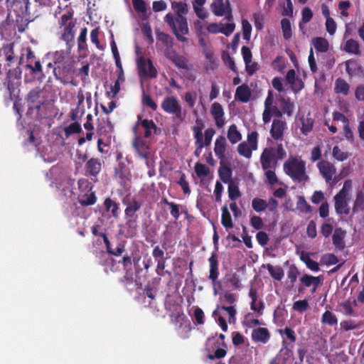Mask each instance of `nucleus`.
<instances>
[{"label":"nucleus","instance_id":"nucleus-1","mask_svg":"<svg viewBox=\"0 0 364 364\" xmlns=\"http://www.w3.org/2000/svg\"><path fill=\"white\" fill-rule=\"evenodd\" d=\"M171 8L175 11L176 16L168 13L165 16L164 21L171 28L178 41L187 42L188 39L185 35L188 33V26L187 18L183 15L188 12V5L183 1H173Z\"/></svg>","mask_w":364,"mask_h":364},{"label":"nucleus","instance_id":"nucleus-2","mask_svg":"<svg viewBox=\"0 0 364 364\" xmlns=\"http://www.w3.org/2000/svg\"><path fill=\"white\" fill-rule=\"evenodd\" d=\"M286 156V151L282 144H277V147L270 146L265 148L262 152L259 158L262 170L264 171L266 183L274 186L279 182L275 170L278 161Z\"/></svg>","mask_w":364,"mask_h":364},{"label":"nucleus","instance_id":"nucleus-3","mask_svg":"<svg viewBox=\"0 0 364 364\" xmlns=\"http://www.w3.org/2000/svg\"><path fill=\"white\" fill-rule=\"evenodd\" d=\"M284 171L293 181L305 183L309 177L306 173V162L301 156H290L283 165Z\"/></svg>","mask_w":364,"mask_h":364},{"label":"nucleus","instance_id":"nucleus-4","mask_svg":"<svg viewBox=\"0 0 364 364\" xmlns=\"http://www.w3.org/2000/svg\"><path fill=\"white\" fill-rule=\"evenodd\" d=\"M74 11L70 9L60 16L58 24L63 28L61 39L65 42L68 49H70L74 44L76 20L73 18Z\"/></svg>","mask_w":364,"mask_h":364},{"label":"nucleus","instance_id":"nucleus-5","mask_svg":"<svg viewBox=\"0 0 364 364\" xmlns=\"http://www.w3.org/2000/svg\"><path fill=\"white\" fill-rule=\"evenodd\" d=\"M28 106L27 114L36 117L40 116L41 107L46 104L47 99L43 89L38 86L31 89L25 97Z\"/></svg>","mask_w":364,"mask_h":364},{"label":"nucleus","instance_id":"nucleus-6","mask_svg":"<svg viewBox=\"0 0 364 364\" xmlns=\"http://www.w3.org/2000/svg\"><path fill=\"white\" fill-rule=\"evenodd\" d=\"M161 107L165 113L173 115L174 119L179 121L183 120L182 106L176 97L166 96L161 102Z\"/></svg>","mask_w":364,"mask_h":364},{"label":"nucleus","instance_id":"nucleus-7","mask_svg":"<svg viewBox=\"0 0 364 364\" xmlns=\"http://www.w3.org/2000/svg\"><path fill=\"white\" fill-rule=\"evenodd\" d=\"M196 125L192 127L193 136L196 141L197 137L200 139V142L203 144V146H209L211 144L213 136H214L215 131L213 128H208L205 130L204 134H203V129L205 127L204 122L201 119L197 118L196 120Z\"/></svg>","mask_w":364,"mask_h":364},{"label":"nucleus","instance_id":"nucleus-8","mask_svg":"<svg viewBox=\"0 0 364 364\" xmlns=\"http://www.w3.org/2000/svg\"><path fill=\"white\" fill-rule=\"evenodd\" d=\"M217 335L208 338L205 342V350L208 353L207 358L209 360L220 359L227 355V350L221 347L219 339L216 338Z\"/></svg>","mask_w":364,"mask_h":364},{"label":"nucleus","instance_id":"nucleus-9","mask_svg":"<svg viewBox=\"0 0 364 364\" xmlns=\"http://www.w3.org/2000/svg\"><path fill=\"white\" fill-rule=\"evenodd\" d=\"M132 132L134 134V137L132 140V145L139 156L145 159L146 161V165L149 166L148 159L150 156L149 146L147 144L146 141L143 139L141 133L136 131V128H133Z\"/></svg>","mask_w":364,"mask_h":364},{"label":"nucleus","instance_id":"nucleus-10","mask_svg":"<svg viewBox=\"0 0 364 364\" xmlns=\"http://www.w3.org/2000/svg\"><path fill=\"white\" fill-rule=\"evenodd\" d=\"M323 277H314L308 274H304L299 279V285L298 287L299 294H303L306 288L311 287V293L314 294L318 287L322 284Z\"/></svg>","mask_w":364,"mask_h":364},{"label":"nucleus","instance_id":"nucleus-11","mask_svg":"<svg viewBox=\"0 0 364 364\" xmlns=\"http://www.w3.org/2000/svg\"><path fill=\"white\" fill-rule=\"evenodd\" d=\"M136 67L140 77L149 78L157 77V70L150 59H146L144 57L140 56L136 60Z\"/></svg>","mask_w":364,"mask_h":364},{"label":"nucleus","instance_id":"nucleus-12","mask_svg":"<svg viewBox=\"0 0 364 364\" xmlns=\"http://www.w3.org/2000/svg\"><path fill=\"white\" fill-rule=\"evenodd\" d=\"M21 71L19 68L10 69L4 80V84L11 95L21 85Z\"/></svg>","mask_w":364,"mask_h":364},{"label":"nucleus","instance_id":"nucleus-13","mask_svg":"<svg viewBox=\"0 0 364 364\" xmlns=\"http://www.w3.org/2000/svg\"><path fill=\"white\" fill-rule=\"evenodd\" d=\"M122 203L126 205L124 218H139L136 212L141 208L142 203L141 201L137 200L135 197L131 198L129 196H127L122 199Z\"/></svg>","mask_w":364,"mask_h":364},{"label":"nucleus","instance_id":"nucleus-14","mask_svg":"<svg viewBox=\"0 0 364 364\" xmlns=\"http://www.w3.org/2000/svg\"><path fill=\"white\" fill-rule=\"evenodd\" d=\"M316 166L326 183L331 184L336 173V168L334 164L328 161L321 160L317 163Z\"/></svg>","mask_w":364,"mask_h":364},{"label":"nucleus","instance_id":"nucleus-15","mask_svg":"<svg viewBox=\"0 0 364 364\" xmlns=\"http://www.w3.org/2000/svg\"><path fill=\"white\" fill-rule=\"evenodd\" d=\"M343 192L338 193L334 196V207L338 215H347L350 213V208L347 202V196H343Z\"/></svg>","mask_w":364,"mask_h":364},{"label":"nucleus","instance_id":"nucleus-16","mask_svg":"<svg viewBox=\"0 0 364 364\" xmlns=\"http://www.w3.org/2000/svg\"><path fill=\"white\" fill-rule=\"evenodd\" d=\"M141 127L144 129V136L149 138L152 134L154 130L156 132L157 127L156 124L151 119H142L141 115L137 116V121L133 128H136V131L139 132V127Z\"/></svg>","mask_w":364,"mask_h":364},{"label":"nucleus","instance_id":"nucleus-17","mask_svg":"<svg viewBox=\"0 0 364 364\" xmlns=\"http://www.w3.org/2000/svg\"><path fill=\"white\" fill-rule=\"evenodd\" d=\"M286 129L287 122L284 120L274 119L270 129L271 136L275 140H282Z\"/></svg>","mask_w":364,"mask_h":364},{"label":"nucleus","instance_id":"nucleus-18","mask_svg":"<svg viewBox=\"0 0 364 364\" xmlns=\"http://www.w3.org/2000/svg\"><path fill=\"white\" fill-rule=\"evenodd\" d=\"M210 114L215 120V126L218 128H222L225 124L224 119L225 112L219 102H215L212 104Z\"/></svg>","mask_w":364,"mask_h":364},{"label":"nucleus","instance_id":"nucleus-19","mask_svg":"<svg viewBox=\"0 0 364 364\" xmlns=\"http://www.w3.org/2000/svg\"><path fill=\"white\" fill-rule=\"evenodd\" d=\"M85 175L90 177H97L102 170L101 160L97 158H91L87 160L85 166Z\"/></svg>","mask_w":364,"mask_h":364},{"label":"nucleus","instance_id":"nucleus-20","mask_svg":"<svg viewBox=\"0 0 364 364\" xmlns=\"http://www.w3.org/2000/svg\"><path fill=\"white\" fill-rule=\"evenodd\" d=\"M14 44L9 43L0 48V60H5L8 66H11L15 62L17 57L14 50Z\"/></svg>","mask_w":364,"mask_h":364},{"label":"nucleus","instance_id":"nucleus-21","mask_svg":"<svg viewBox=\"0 0 364 364\" xmlns=\"http://www.w3.org/2000/svg\"><path fill=\"white\" fill-rule=\"evenodd\" d=\"M271 337L269 331L264 327H258L254 328L252 331L251 338L255 342H259L263 344L267 343Z\"/></svg>","mask_w":364,"mask_h":364},{"label":"nucleus","instance_id":"nucleus-22","mask_svg":"<svg viewBox=\"0 0 364 364\" xmlns=\"http://www.w3.org/2000/svg\"><path fill=\"white\" fill-rule=\"evenodd\" d=\"M279 107L284 114L287 117H291L294 114L295 105L289 97L279 95L277 99Z\"/></svg>","mask_w":364,"mask_h":364},{"label":"nucleus","instance_id":"nucleus-23","mask_svg":"<svg viewBox=\"0 0 364 364\" xmlns=\"http://www.w3.org/2000/svg\"><path fill=\"white\" fill-rule=\"evenodd\" d=\"M124 236L127 238H132L136 236L138 232V219L136 218H125Z\"/></svg>","mask_w":364,"mask_h":364},{"label":"nucleus","instance_id":"nucleus-24","mask_svg":"<svg viewBox=\"0 0 364 364\" xmlns=\"http://www.w3.org/2000/svg\"><path fill=\"white\" fill-rule=\"evenodd\" d=\"M346 235V232L342 228H337L335 229L332 236V241L336 249L343 250L345 248L344 238Z\"/></svg>","mask_w":364,"mask_h":364},{"label":"nucleus","instance_id":"nucleus-25","mask_svg":"<svg viewBox=\"0 0 364 364\" xmlns=\"http://www.w3.org/2000/svg\"><path fill=\"white\" fill-rule=\"evenodd\" d=\"M235 97L241 102H247L251 97V90L247 84H242L236 89Z\"/></svg>","mask_w":364,"mask_h":364},{"label":"nucleus","instance_id":"nucleus-26","mask_svg":"<svg viewBox=\"0 0 364 364\" xmlns=\"http://www.w3.org/2000/svg\"><path fill=\"white\" fill-rule=\"evenodd\" d=\"M208 262L210 267L208 279H218L219 262L215 252L212 253L211 256L208 259Z\"/></svg>","mask_w":364,"mask_h":364},{"label":"nucleus","instance_id":"nucleus-27","mask_svg":"<svg viewBox=\"0 0 364 364\" xmlns=\"http://www.w3.org/2000/svg\"><path fill=\"white\" fill-rule=\"evenodd\" d=\"M249 296L251 298L252 301L250 304L251 310L257 313L258 316H262L263 314V311L264 309V304L260 300L258 301V307H256V302L257 300V294L255 289H251L249 292Z\"/></svg>","mask_w":364,"mask_h":364},{"label":"nucleus","instance_id":"nucleus-28","mask_svg":"<svg viewBox=\"0 0 364 364\" xmlns=\"http://www.w3.org/2000/svg\"><path fill=\"white\" fill-rule=\"evenodd\" d=\"M226 150V139L225 136H218L215 141L214 152L218 158L220 160L225 159V153Z\"/></svg>","mask_w":364,"mask_h":364},{"label":"nucleus","instance_id":"nucleus-29","mask_svg":"<svg viewBox=\"0 0 364 364\" xmlns=\"http://www.w3.org/2000/svg\"><path fill=\"white\" fill-rule=\"evenodd\" d=\"M73 72L71 62H65V64L53 68V75L56 79L68 75Z\"/></svg>","mask_w":364,"mask_h":364},{"label":"nucleus","instance_id":"nucleus-30","mask_svg":"<svg viewBox=\"0 0 364 364\" xmlns=\"http://www.w3.org/2000/svg\"><path fill=\"white\" fill-rule=\"evenodd\" d=\"M104 207L107 212H110L111 215L114 218L119 216V205L110 198H107L104 201Z\"/></svg>","mask_w":364,"mask_h":364},{"label":"nucleus","instance_id":"nucleus-31","mask_svg":"<svg viewBox=\"0 0 364 364\" xmlns=\"http://www.w3.org/2000/svg\"><path fill=\"white\" fill-rule=\"evenodd\" d=\"M350 90V85L346 80L338 77L336 80L334 84V92L336 94H342L344 96L348 95Z\"/></svg>","mask_w":364,"mask_h":364},{"label":"nucleus","instance_id":"nucleus-32","mask_svg":"<svg viewBox=\"0 0 364 364\" xmlns=\"http://www.w3.org/2000/svg\"><path fill=\"white\" fill-rule=\"evenodd\" d=\"M312 45L318 53H326L329 48L328 41L322 37H315L311 40Z\"/></svg>","mask_w":364,"mask_h":364},{"label":"nucleus","instance_id":"nucleus-33","mask_svg":"<svg viewBox=\"0 0 364 364\" xmlns=\"http://www.w3.org/2000/svg\"><path fill=\"white\" fill-rule=\"evenodd\" d=\"M300 121L301 123V132L304 135L307 136L313 129L314 121L309 114L306 117H301Z\"/></svg>","mask_w":364,"mask_h":364},{"label":"nucleus","instance_id":"nucleus-34","mask_svg":"<svg viewBox=\"0 0 364 364\" xmlns=\"http://www.w3.org/2000/svg\"><path fill=\"white\" fill-rule=\"evenodd\" d=\"M25 68L31 71L34 75H39V79L45 78L46 75L43 71L42 65L39 60L33 61V63L26 64Z\"/></svg>","mask_w":364,"mask_h":364},{"label":"nucleus","instance_id":"nucleus-35","mask_svg":"<svg viewBox=\"0 0 364 364\" xmlns=\"http://www.w3.org/2000/svg\"><path fill=\"white\" fill-rule=\"evenodd\" d=\"M228 1L226 4L223 2V0H216L211 4V9L213 14L217 16H223L225 14V11L228 9Z\"/></svg>","mask_w":364,"mask_h":364},{"label":"nucleus","instance_id":"nucleus-36","mask_svg":"<svg viewBox=\"0 0 364 364\" xmlns=\"http://www.w3.org/2000/svg\"><path fill=\"white\" fill-rule=\"evenodd\" d=\"M227 136L230 142L232 144L237 143L242 139V134L237 130V127L235 124L229 127Z\"/></svg>","mask_w":364,"mask_h":364},{"label":"nucleus","instance_id":"nucleus-37","mask_svg":"<svg viewBox=\"0 0 364 364\" xmlns=\"http://www.w3.org/2000/svg\"><path fill=\"white\" fill-rule=\"evenodd\" d=\"M281 28L284 39L290 40L292 37V28L291 23L288 18H284L281 20Z\"/></svg>","mask_w":364,"mask_h":364},{"label":"nucleus","instance_id":"nucleus-38","mask_svg":"<svg viewBox=\"0 0 364 364\" xmlns=\"http://www.w3.org/2000/svg\"><path fill=\"white\" fill-rule=\"evenodd\" d=\"M114 131V125L107 119V121L103 122V124H99L97 125V134L100 136L105 135L110 137V134Z\"/></svg>","mask_w":364,"mask_h":364},{"label":"nucleus","instance_id":"nucleus-39","mask_svg":"<svg viewBox=\"0 0 364 364\" xmlns=\"http://www.w3.org/2000/svg\"><path fill=\"white\" fill-rule=\"evenodd\" d=\"M232 171L228 166H221L218 169V175L224 183H229L231 181Z\"/></svg>","mask_w":364,"mask_h":364},{"label":"nucleus","instance_id":"nucleus-40","mask_svg":"<svg viewBox=\"0 0 364 364\" xmlns=\"http://www.w3.org/2000/svg\"><path fill=\"white\" fill-rule=\"evenodd\" d=\"M344 50L348 53L354 55L360 54L359 43L353 39H349L346 42Z\"/></svg>","mask_w":364,"mask_h":364},{"label":"nucleus","instance_id":"nucleus-41","mask_svg":"<svg viewBox=\"0 0 364 364\" xmlns=\"http://www.w3.org/2000/svg\"><path fill=\"white\" fill-rule=\"evenodd\" d=\"M221 223L226 229H230L233 227L231 215L227 206L222 208Z\"/></svg>","mask_w":364,"mask_h":364},{"label":"nucleus","instance_id":"nucleus-42","mask_svg":"<svg viewBox=\"0 0 364 364\" xmlns=\"http://www.w3.org/2000/svg\"><path fill=\"white\" fill-rule=\"evenodd\" d=\"M267 269L271 277L277 281H281L284 277V270L279 266L274 267L270 264H267Z\"/></svg>","mask_w":364,"mask_h":364},{"label":"nucleus","instance_id":"nucleus-43","mask_svg":"<svg viewBox=\"0 0 364 364\" xmlns=\"http://www.w3.org/2000/svg\"><path fill=\"white\" fill-rule=\"evenodd\" d=\"M97 201V198L95 192L90 193H85L80 198H79V203L82 206H89L94 205Z\"/></svg>","mask_w":364,"mask_h":364},{"label":"nucleus","instance_id":"nucleus-44","mask_svg":"<svg viewBox=\"0 0 364 364\" xmlns=\"http://www.w3.org/2000/svg\"><path fill=\"white\" fill-rule=\"evenodd\" d=\"M276 357H279V362L282 364H286L288 361L291 362L293 359V352L287 347L282 348Z\"/></svg>","mask_w":364,"mask_h":364},{"label":"nucleus","instance_id":"nucleus-45","mask_svg":"<svg viewBox=\"0 0 364 364\" xmlns=\"http://www.w3.org/2000/svg\"><path fill=\"white\" fill-rule=\"evenodd\" d=\"M242 323L243 326L252 328L255 326L260 325L261 322L259 319L254 318L253 314L247 313L245 315L244 320Z\"/></svg>","mask_w":364,"mask_h":364},{"label":"nucleus","instance_id":"nucleus-46","mask_svg":"<svg viewBox=\"0 0 364 364\" xmlns=\"http://www.w3.org/2000/svg\"><path fill=\"white\" fill-rule=\"evenodd\" d=\"M168 58L176 67L182 69H188V60L183 55L174 54L173 56H170Z\"/></svg>","mask_w":364,"mask_h":364},{"label":"nucleus","instance_id":"nucleus-47","mask_svg":"<svg viewBox=\"0 0 364 364\" xmlns=\"http://www.w3.org/2000/svg\"><path fill=\"white\" fill-rule=\"evenodd\" d=\"M51 56L54 67H58L67 62L66 55L63 50L55 51Z\"/></svg>","mask_w":364,"mask_h":364},{"label":"nucleus","instance_id":"nucleus-48","mask_svg":"<svg viewBox=\"0 0 364 364\" xmlns=\"http://www.w3.org/2000/svg\"><path fill=\"white\" fill-rule=\"evenodd\" d=\"M252 149H254L251 148L250 145L245 141L240 143L237 146V151L239 154L247 159H250L252 156Z\"/></svg>","mask_w":364,"mask_h":364},{"label":"nucleus","instance_id":"nucleus-49","mask_svg":"<svg viewBox=\"0 0 364 364\" xmlns=\"http://www.w3.org/2000/svg\"><path fill=\"white\" fill-rule=\"evenodd\" d=\"M156 36L158 41H161L166 47H172L173 39L168 34L161 31H156Z\"/></svg>","mask_w":364,"mask_h":364},{"label":"nucleus","instance_id":"nucleus-50","mask_svg":"<svg viewBox=\"0 0 364 364\" xmlns=\"http://www.w3.org/2000/svg\"><path fill=\"white\" fill-rule=\"evenodd\" d=\"M364 210V194L360 191L357 193L353 207V212L358 213Z\"/></svg>","mask_w":364,"mask_h":364},{"label":"nucleus","instance_id":"nucleus-51","mask_svg":"<svg viewBox=\"0 0 364 364\" xmlns=\"http://www.w3.org/2000/svg\"><path fill=\"white\" fill-rule=\"evenodd\" d=\"M252 208L257 213H261L267 209L266 200L259 198H255L252 200Z\"/></svg>","mask_w":364,"mask_h":364},{"label":"nucleus","instance_id":"nucleus-52","mask_svg":"<svg viewBox=\"0 0 364 364\" xmlns=\"http://www.w3.org/2000/svg\"><path fill=\"white\" fill-rule=\"evenodd\" d=\"M333 157L339 161H343L346 159H348L350 156V154L347 151H343L338 146H335L333 148L332 151Z\"/></svg>","mask_w":364,"mask_h":364},{"label":"nucleus","instance_id":"nucleus-53","mask_svg":"<svg viewBox=\"0 0 364 364\" xmlns=\"http://www.w3.org/2000/svg\"><path fill=\"white\" fill-rule=\"evenodd\" d=\"M296 208L303 213H309L311 212V207L306 202L304 196H299L298 198Z\"/></svg>","mask_w":364,"mask_h":364},{"label":"nucleus","instance_id":"nucleus-54","mask_svg":"<svg viewBox=\"0 0 364 364\" xmlns=\"http://www.w3.org/2000/svg\"><path fill=\"white\" fill-rule=\"evenodd\" d=\"M194 168L197 176L199 178L206 177L210 173V168L200 162L196 163Z\"/></svg>","mask_w":364,"mask_h":364},{"label":"nucleus","instance_id":"nucleus-55","mask_svg":"<svg viewBox=\"0 0 364 364\" xmlns=\"http://www.w3.org/2000/svg\"><path fill=\"white\" fill-rule=\"evenodd\" d=\"M321 322L323 323H327L329 326H333L337 324L338 319L332 312L326 311L322 315Z\"/></svg>","mask_w":364,"mask_h":364},{"label":"nucleus","instance_id":"nucleus-56","mask_svg":"<svg viewBox=\"0 0 364 364\" xmlns=\"http://www.w3.org/2000/svg\"><path fill=\"white\" fill-rule=\"evenodd\" d=\"M356 306L355 300H354L353 302L348 300L341 304V306L343 309L342 311L346 316H353L354 315L353 306Z\"/></svg>","mask_w":364,"mask_h":364},{"label":"nucleus","instance_id":"nucleus-57","mask_svg":"<svg viewBox=\"0 0 364 364\" xmlns=\"http://www.w3.org/2000/svg\"><path fill=\"white\" fill-rule=\"evenodd\" d=\"M299 274L300 272L299 271L298 268L294 264H291L287 272V277L291 283V287H293Z\"/></svg>","mask_w":364,"mask_h":364},{"label":"nucleus","instance_id":"nucleus-58","mask_svg":"<svg viewBox=\"0 0 364 364\" xmlns=\"http://www.w3.org/2000/svg\"><path fill=\"white\" fill-rule=\"evenodd\" d=\"M82 131V128L80 124L75 122L70 124L69 126L64 128V132L66 137L68 138L70 135L73 134H78Z\"/></svg>","mask_w":364,"mask_h":364},{"label":"nucleus","instance_id":"nucleus-59","mask_svg":"<svg viewBox=\"0 0 364 364\" xmlns=\"http://www.w3.org/2000/svg\"><path fill=\"white\" fill-rule=\"evenodd\" d=\"M141 102L143 105L151 108L153 111H156L158 108L157 104L152 100L151 97L144 92L142 95Z\"/></svg>","mask_w":364,"mask_h":364},{"label":"nucleus","instance_id":"nucleus-60","mask_svg":"<svg viewBox=\"0 0 364 364\" xmlns=\"http://www.w3.org/2000/svg\"><path fill=\"white\" fill-rule=\"evenodd\" d=\"M240 196V192L237 185L230 183L228 186V197L229 198L235 201Z\"/></svg>","mask_w":364,"mask_h":364},{"label":"nucleus","instance_id":"nucleus-61","mask_svg":"<svg viewBox=\"0 0 364 364\" xmlns=\"http://www.w3.org/2000/svg\"><path fill=\"white\" fill-rule=\"evenodd\" d=\"M309 302L306 299L299 300L293 304L292 309L299 313L306 311L309 308Z\"/></svg>","mask_w":364,"mask_h":364},{"label":"nucleus","instance_id":"nucleus-62","mask_svg":"<svg viewBox=\"0 0 364 364\" xmlns=\"http://www.w3.org/2000/svg\"><path fill=\"white\" fill-rule=\"evenodd\" d=\"M242 28L243 33V38L246 41H250L252 31V26L247 19L242 20Z\"/></svg>","mask_w":364,"mask_h":364},{"label":"nucleus","instance_id":"nucleus-63","mask_svg":"<svg viewBox=\"0 0 364 364\" xmlns=\"http://www.w3.org/2000/svg\"><path fill=\"white\" fill-rule=\"evenodd\" d=\"M99 33H100V28L97 27L91 31L90 33V38L92 43H94L96 47L102 50L104 49L103 46L100 44L99 39Z\"/></svg>","mask_w":364,"mask_h":364},{"label":"nucleus","instance_id":"nucleus-64","mask_svg":"<svg viewBox=\"0 0 364 364\" xmlns=\"http://www.w3.org/2000/svg\"><path fill=\"white\" fill-rule=\"evenodd\" d=\"M273 69L282 72L285 68V59L282 56H277L272 63Z\"/></svg>","mask_w":364,"mask_h":364}]
</instances>
